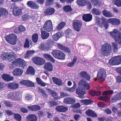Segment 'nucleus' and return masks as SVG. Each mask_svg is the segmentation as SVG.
<instances>
[{"label": "nucleus", "instance_id": "6", "mask_svg": "<svg viewBox=\"0 0 121 121\" xmlns=\"http://www.w3.org/2000/svg\"><path fill=\"white\" fill-rule=\"evenodd\" d=\"M106 76L105 70L104 69H100L98 71L97 78L95 79V81L98 79L100 82L104 81Z\"/></svg>", "mask_w": 121, "mask_h": 121}, {"label": "nucleus", "instance_id": "57", "mask_svg": "<svg viewBox=\"0 0 121 121\" xmlns=\"http://www.w3.org/2000/svg\"><path fill=\"white\" fill-rule=\"evenodd\" d=\"M74 119L76 121H78L79 120L81 116L78 114H75L73 115Z\"/></svg>", "mask_w": 121, "mask_h": 121}, {"label": "nucleus", "instance_id": "34", "mask_svg": "<svg viewBox=\"0 0 121 121\" xmlns=\"http://www.w3.org/2000/svg\"><path fill=\"white\" fill-rule=\"evenodd\" d=\"M35 52V51L33 50H29L27 51L25 58H27L33 55Z\"/></svg>", "mask_w": 121, "mask_h": 121}, {"label": "nucleus", "instance_id": "51", "mask_svg": "<svg viewBox=\"0 0 121 121\" xmlns=\"http://www.w3.org/2000/svg\"><path fill=\"white\" fill-rule=\"evenodd\" d=\"M118 99L117 96L116 95L115 96L111 98L110 101L112 103L115 102L117 100H119Z\"/></svg>", "mask_w": 121, "mask_h": 121}, {"label": "nucleus", "instance_id": "44", "mask_svg": "<svg viewBox=\"0 0 121 121\" xmlns=\"http://www.w3.org/2000/svg\"><path fill=\"white\" fill-rule=\"evenodd\" d=\"M27 108L29 110L32 111H35L38 109V106L37 105H34L31 106H28Z\"/></svg>", "mask_w": 121, "mask_h": 121}, {"label": "nucleus", "instance_id": "5", "mask_svg": "<svg viewBox=\"0 0 121 121\" xmlns=\"http://www.w3.org/2000/svg\"><path fill=\"white\" fill-rule=\"evenodd\" d=\"M101 54L105 56L111 53L112 51L110 45L108 44H105L103 45L101 49Z\"/></svg>", "mask_w": 121, "mask_h": 121}, {"label": "nucleus", "instance_id": "53", "mask_svg": "<svg viewBox=\"0 0 121 121\" xmlns=\"http://www.w3.org/2000/svg\"><path fill=\"white\" fill-rule=\"evenodd\" d=\"M74 84L73 86L70 88V92H73L75 90V88L76 87V84L74 81L73 82Z\"/></svg>", "mask_w": 121, "mask_h": 121}, {"label": "nucleus", "instance_id": "42", "mask_svg": "<svg viewBox=\"0 0 121 121\" xmlns=\"http://www.w3.org/2000/svg\"><path fill=\"white\" fill-rule=\"evenodd\" d=\"M91 2L93 5L95 6L100 7L98 0H91Z\"/></svg>", "mask_w": 121, "mask_h": 121}, {"label": "nucleus", "instance_id": "64", "mask_svg": "<svg viewBox=\"0 0 121 121\" xmlns=\"http://www.w3.org/2000/svg\"><path fill=\"white\" fill-rule=\"evenodd\" d=\"M118 65L120 64L121 63V56H116Z\"/></svg>", "mask_w": 121, "mask_h": 121}, {"label": "nucleus", "instance_id": "37", "mask_svg": "<svg viewBox=\"0 0 121 121\" xmlns=\"http://www.w3.org/2000/svg\"><path fill=\"white\" fill-rule=\"evenodd\" d=\"M62 36L61 33L60 32L57 33L53 35L52 37L53 39L55 41L57 40L60 38Z\"/></svg>", "mask_w": 121, "mask_h": 121}, {"label": "nucleus", "instance_id": "32", "mask_svg": "<svg viewBox=\"0 0 121 121\" xmlns=\"http://www.w3.org/2000/svg\"><path fill=\"white\" fill-rule=\"evenodd\" d=\"M58 48L63 51L65 52L68 53H69L70 52L69 49L64 46L60 45L58 46Z\"/></svg>", "mask_w": 121, "mask_h": 121}, {"label": "nucleus", "instance_id": "25", "mask_svg": "<svg viewBox=\"0 0 121 121\" xmlns=\"http://www.w3.org/2000/svg\"><path fill=\"white\" fill-rule=\"evenodd\" d=\"M41 36L43 39H46L49 37V34L45 31H43L41 32Z\"/></svg>", "mask_w": 121, "mask_h": 121}, {"label": "nucleus", "instance_id": "55", "mask_svg": "<svg viewBox=\"0 0 121 121\" xmlns=\"http://www.w3.org/2000/svg\"><path fill=\"white\" fill-rule=\"evenodd\" d=\"M45 42H43L41 43L40 44L39 46V48L41 50L45 51Z\"/></svg>", "mask_w": 121, "mask_h": 121}, {"label": "nucleus", "instance_id": "21", "mask_svg": "<svg viewBox=\"0 0 121 121\" xmlns=\"http://www.w3.org/2000/svg\"><path fill=\"white\" fill-rule=\"evenodd\" d=\"M56 109L58 112H63L67 111L68 110V108L64 106H61L57 107L56 108Z\"/></svg>", "mask_w": 121, "mask_h": 121}, {"label": "nucleus", "instance_id": "12", "mask_svg": "<svg viewBox=\"0 0 121 121\" xmlns=\"http://www.w3.org/2000/svg\"><path fill=\"white\" fill-rule=\"evenodd\" d=\"M107 22L114 25H118L120 24V20L116 18H110L108 19Z\"/></svg>", "mask_w": 121, "mask_h": 121}, {"label": "nucleus", "instance_id": "59", "mask_svg": "<svg viewBox=\"0 0 121 121\" xmlns=\"http://www.w3.org/2000/svg\"><path fill=\"white\" fill-rule=\"evenodd\" d=\"M29 46V42L28 39H26L24 45L25 48H28Z\"/></svg>", "mask_w": 121, "mask_h": 121}, {"label": "nucleus", "instance_id": "47", "mask_svg": "<svg viewBox=\"0 0 121 121\" xmlns=\"http://www.w3.org/2000/svg\"><path fill=\"white\" fill-rule=\"evenodd\" d=\"M45 60L43 58L38 57V65H43L45 63Z\"/></svg>", "mask_w": 121, "mask_h": 121}, {"label": "nucleus", "instance_id": "61", "mask_svg": "<svg viewBox=\"0 0 121 121\" xmlns=\"http://www.w3.org/2000/svg\"><path fill=\"white\" fill-rule=\"evenodd\" d=\"M38 84L42 86H44L46 85V83L40 80L38 78Z\"/></svg>", "mask_w": 121, "mask_h": 121}, {"label": "nucleus", "instance_id": "18", "mask_svg": "<svg viewBox=\"0 0 121 121\" xmlns=\"http://www.w3.org/2000/svg\"><path fill=\"white\" fill-rule=\"evenodd\" d=\"M20 83L24 85L28 86H34V84L31 81L26 80H22L20 82Z\"/></svg>", "mask_w": 121, "mask_h": 121}, {"label": "nucleus", "instance_id": "58", "mask_svg": "<svg viewBox=\"0 0 121 121\" xmlns=\"http://www.w3.org/2000/svg\"><path fill=\"white\" fill-rule=\"evenodd\" d=\"M4 104L6 106L9 107H12L13 104H12L11 103L9 102L8 101H6L5 102Z\"/></svg>", "mask_w": 121, "mask_h": 121}, {"label": "nucleus", "instance_id": "54", "mask_svg": "<svg viewBox=\"0 0 121 121\" xmlns=\"http://www.w3.org/2000/svg\"><path fill=\"white\" fill-rule=\"evenodd\" d=\"M33 62L36 65H38V57L35 56L33 57L32 59Z\"/></svg>", "mask_w": 121, "mask_h": 121}, {"label": "nucleus", "instance_id": "31", "mask_svg": "<svg viewBox=\"0 0 121 121\" xmlns=\"http://www.w3.org/2000/svg\"><path fill=\"white\" fill-rule=\"evenodd\" d=\"M58 48L63 51L65 52L68 53H69L70 52L69 49L64 46L60 45L58 46Z\"/></svg>", "mask_w": 121, "mask_h": 121}, {"label": "nucleus", "instance_id": "15", "mask_svg": "<svg viewBox=\"0 0 121 121\" xmlns=\"http://www.w3.org/2000/svg\"><path fill=\"white\" fill-rule=\"evenodd\" d=\"M2 77L4 80L7 82L12 81L13 79V77L6 74H3L2 76Z\"/></svg>", "mask_w": 121, "mask_h": 121}, {"label": "nucleus", "instance_id": "4", "mask_svg": "<svg viewBox=\"0 0 121 121\" xmlns=\"http://www.w3.org/2000/svg\"><path fill=\"white\" fill-rule=\"evenodd\" d=\"M5 97L6 99H10L12 100H20L22 98L21 94L19 92H17L16 93H11L8 94V95Z\"/></svg>", "mask_w": 121, "mask_h": 121}, {"label": "nucleus", "instance_id": "56", "mask_svg": "<svg viewBox=\"0 0 121 121\" xmlns=\"http://www.w3.org/2000/svg\"><path fill=\"white\" fill-rule=\"evenodd\" d=\"M53 3V0H47L46 1V5L50 6L52 5Z\"/></svg>", "mask_w": 121, "mask_h": 121}, {"label": "nucleus", "instance_id": "2", "mask_svg": "<svg viewBox=\"0 0 121 121\" xmlns=\"http://www.w3.org/2000/svg\"><path fill=\"white\" fill-rule=\"evenodd\" d=\"M110 34L117 43L121 44V33L118 30L115 29L113 32H110Z\"/></svg>", "mask_w": 121, "mask_h": 121}, {"label": "nucleus", "instance_id": "39", "mask_svg": "<svg viewBox=\"0 0 121 121\" xmlns=\"http://www.w3.org/2000/svg\"><path fill=\"white\" fill-rule=\"evenodd\" d=\"M65 23L63 22H60L56 27V30H60L63 28L65 25Z\"/></svg>", "mask_w": 121, "mask_h": 121}, {"label": "nucleus", "instance_id": "60", "mask_svg": "<svg viewBox=\"0 0 121 121\" xmlns=\"http://www.w3.org/2000/svg\"><path fill=\"white\" fill-rule=\"evenodd\" d=\"M5 111L7 114L9 116H11L13 114V112L9 110H6Z\"/></svg>", "mask_w": 121, "mask_h": 121}, {"label": "nucleus", "instance_id": "62", "mask_svg": "<svg viewBox=\"0 0 121 121\" xmlns=\"http://www.w3.org/2000/svg\"><path fill=\"white\" fill-rule=\"evenodd\" d=\"M45 50H48L50 49L51 48L49 44L45 43Z\"/></svg>", "mask_w": 121, "mask_h": 121}, {"label": "nucleus", "instance_id": "14", "mask_svg": "<svg viewBox=\"0 0 121 121\" xmlns=\"http://www.w3.org/2000/svg\"><path fill=\"white\" fill-rule=\"evenodd\" d=\"M16 54L13 52H8V60L11 61L15 60L16 58Z\"/></svg>", "mask_w": 121, "mask_h": 121}, {"label": "nucleus", "instance_id": "33", "mask_svg": "<svg viewBox=\"0 0 121 121\" xmlns=\"http://www.w3.org/2000/svg\"><path fill=\"white\" fill-rule=\"evenodd\" d=\"M53 82L58 85H60L61 84V81L59 79L55 77L52 78Z\"/></svg>", "mask_w": 121, "mask_h": 121}, {"label": "nucleus", "instance_id": "49", "mask_svg": "<svg viewBox=\"0 0 121 121\" xmlns=\"http://www.w3.org/2000/svg\"><path fill=\"white\" fill-rule=\"evenodd\" d=\"M113 3L118 7H121V0H114Z\"/></svg>", "mask_w": 121, "mask_h": 121}, {"label": "nucleus", "instance_id": "19", "mask_svg": "<svg viewBox=\"0 0 121 121\" xmlns=\"http://www.w3.org/2000/svg\"><path fill=\"white\" fill-rule=\"evenodd\" d=\"M27 5L28 7L33 9H35L37 8V4L33 1H28L27 2Z\"/></svg>", "mask_w": 121, "mask_h": 121}, {"label": "nucleus", "instance_id": "50", "mask_svg": "<svg viewBox=\"0 0 121 121\" xmlns=\"http://www.w3.org/2000/svg\"><path fill=\"white\" fill-rule=\"evenodd\" d=\"M113 93V91L112 90L107 91L103 92V95H108Z\"/></svg>", "mask_w": 121, "mask_h": 121}, {"label": "nucleus", "instance_id": "36", "mask_svg": "<svg viewBox=\"0 0 121 121\" xmlns=\"http://www.w3.org/2000/svg\"><path fill=\"white\" fill-rule=\"evenodd\" d=\"M63 9L65 12L67 13L72 11V9L70 6L67 5L63 7Z\"/></svg>", "mask_w": 121, "mask_h": 121}, {"label": "nucleus", "instance_id": "29", "mask_svg": "<svg viewBox=\"0 0 121 121\" xmlns=\"http://www.w3.org/2000/svg\"><path fill=\"white\" fill-rule=\"evenodd\" d=\"M44 56L45 58L49 60L52 62L54 63L55 62V60L51 55L47 54H44Z\"/></svg>", "mask_w": 121, "mask_h": 121}, {"label": "nucleus", "instance_id": "26", "mask_svg": "<svg viewBox=\"0 0 121 121\" xmlns=\"http://www.w3.org/2000/svg\"><path fill=\"white\" fill-rule=\"evenodd\" d=\"M8 12L7 10L1 8L0 9V17L2 15L6 16L8 15Z\"/></svg>", "mask_w": 121, "mask_h": 121}, {"label": "nucleus", "instance_id": "45", "mask_svg": "<svg viewBox=\"0 0 121 121\" xmlns=\"http://www.w3.org/2000/svg\"><path fill=\"white\" fill-rule=\"evenodd\" d=\"M32 40L35 43L37 42L38 40V35L37 34H33L32 37Z\"/></svg>", "mask_w": 121, "mask_h": 121}, {"label": "nucleus", "instance_id": "63", "mask_svg": "<svg viewBox=\"0 0 121 121\" xmlns=\"http://www.w3.org/2000/svg\"><path fill=\"white\" fill-rule=\"evenodd\" d=\"M20 32H23L25 30V28L22 25H21L19 26L18 28Z\"/></svg>", "mask_w": 121, "mask_h": 121}, {"label": "nucleus", "instance_id": "3", "mask_svg": "<svg viewBox=\"0 0 121 121\" xmlns=\"http://www.w3.org/2000/svg\"><path fill=\"white\" fill-rule=\"evenodd\" d=\"M12 66L11 65H9V67L12 68L13 66H18L22 69H24L26 66L27 64L21 58L18 59L14 62L12 63Z\"/></svg>", "mask_w": 121, "mask_h": 121}, {"label": "nucleus", "instance_id": "24", "mask_svg": "<svg viewBox=\"0 0 121 121\" xmlns=\"http://www.w3.org/2000/svg\"><path fill=\"white\" fill-rule=\"evenodd\" d=\"M86 114L87 115L93 117H97V115L95 112L91 110H89L86 111Z\"/></svg>", "mask_w": 121, "mask_h": 121}, {"label": "nucleus", "instance_id": "48", "mask_svg": "<svg viewBox=\"0 0 121 121\" xmlns=\"http://www.w3.org/2000/svg\"><path fill=\"white\" fill-rule=\"evenodd\" d=\"M14 118L17 121H21V116L17 113H15L14 114Z\"/></svg>", "mask_w": 121, "mask_h": 121}, {"label": "nucleus", "instance_id": "16", "mask_svg": "<svg viewBox=\"0 0 121 121\" xmlns=\"http://www.w3.org/2000/svg\"><path fill=\"white\" fill-rule=\"evenodd\" d=\"M76 101L75 99L72 98H65L63 102L65 104H71L74 103Z\"/></svg>", "mask_w": 121, "mask_h": 121}, {"label": "nucleus", "instance_id": "23", "mask_svg": "<svg viewBox=\"0 0 121 121\" xmlns=\"http://www.w3.org/2000/svg\"><path fill=\"white\" fill-rule=\"evenodd\" d=\"M37 117L35 114H31L27 117L28 121H36Z\"/></svg>", "mask_w": 121, "mask_h": 121}, {"label": "nucleus", "instance_id": "13", "mask_svg": "<svg viewBox=\"0 0 121 121\" xmlns=\"http://www.w3.org/2000/svg\"><path fill=\"white\" fill-rule=\"evenodd\" d=\"M23 72V70L21 69L17 68L13 70L12 73L14 76H17L21 75Z\"/></svg>", "mask_w": 121, "mask_h": 121}, {"label": "nucleus", "instance_id": "20", "mask_svg": "<svg viewBox=\"0 0 121 121\" xmlns=\"http://www.w3.org/2000/svg\"><path fill=\"white\" fill-rule=\"evenodd\" d=\"M44 68L47 70L49 71H51L53 69L52 65L51 63H47L44 65Z\"/></svg>", "mask_w": 121, "mask_h": 121}, {"label": "nucleus", "instance_id": "30", "mask_svg": "<svg viewBox=\"0 0 121 121\" xmlns=\"http://www.w3.org/2000/svg\"><path fill=\"white\" fill-rule=\"evenodd\" d=\"M102 13L103 15L105 17H111L113 16L112 14L110 12L106 10L103 11Z\"/></svg>", "mask_w": 121, "mask_h": 121}, {"label": "nucleus", "instance_id": "11", "mask_svg": "<svg viewBox=\"0 0 121 121\" xmlns=\"http://www.w3.org/2000/svg\"><path fill=\"white\" fill-rule=\"evenodd\" d=\"M82 25V22L79 20L74 21L73 22V27L74 29L77 31H80Z\"/></svg>", "mask_w": 121, "mask_h": 121}, {"label": "nucleus", "instance_id": "52", "mask_svg": "<svg viewBox=\"0 0 121 121\" xmlns=\"http://www.w3.org/2000/svg\"><path fill=\"white\" fill-rule=\"evenodd\" d=\"M112 47L113 48V51L114 52H116L117 51V44L115 42L112 43Z\"/></svg>", "mask_w": 121, "mask_h": 121}, {"label": "nucleus", "instance_id": "22", "mask_svg": "<svg viewBox=\"0 0 121 121\" xmlns=\"http://www.w3.org/2000/svg\"><path fill=\"white\" fill-rule=\"evenodd\" d=\"M55 11V10L54 8H49L46 9L44 12L47 15H50L53 13Z\"/></svg>", "mask_w": 121, "mask_h": 121}, {"label": "nucleus", "instance_id": "38", "mask_svg": "<svg viewBox=\"0 0 121 121\" xmlns=\"http://www.w3.org/2000/svg\"><path fill=\"white\" fill-rule=\"evenodd\" d=\"M86 0H78L77 1L78 4L81 6L85 5L86 4Z\"/></svg>", "mask_w": 121, "mask_h": 121}, {"label": "nucleus", "instance_id": "28", "mask_svg": "<svg viewBox=\"0 0 121 121\" xmlns=\"http://www.w3.org/2000/svg\"><path fill=\"white\" fill-rule=\"evenodd\" d=\"M26 73L27 74H30L34 75L35 74V71L34 68L32 66H29L27 70Z\"/></svg>", "mask_w": 121, "mask_h": 121}, {"label": "nucleus", "instance_id": "1", "mask_svg": "<svg viewBox=\"0 0 121 121\" xmlns=\"http://www.w3.org/2000/svg\"><path fill=\"white\" fill-rule=\"evenodd\" d=\"M79 87L76 88V92L79 95V97L81 98H84L83 96L85 93V90H88L89 88V84L83 80H82L78 83Z\"/></svg>", "mask_w": 121, "mask_h": 121}, {"label": "nucleus", "instance_id": "9", "mask_svg": "<svg viewBox=\"0 0 121 121\" xmlns=\"http://www.w3.org/2000/svg\"><path fill=\"white\" fill-rule=\"evenodd\" d=\"M11 8L13 9V14L14 16H18L22 14V8L18 7L14 4L12 5Z\"/></svg>", "mask_w": 121, "mask_h": 121}, {"label": "nucleus", "instance_id": "7", "mask_svg": "<svg viewBox=\"0 0 121 121\" xmlns=\"http://www.w3.org/2000/svg\"><path fill=\"white\" fill-rule=\"evenodd\" d=\"M52 54L56 58L62 59L65 58V55L62 51L58 50H54L51 52Z\"/></svg>", "mask_w": 121, "mask_h": 121}, {"label": "nucleus", "instance_id": "27", "mask_svg": "<svg viewBox=\"0 0 121 121\" xmlns=\"http://www.w3.org/2000/svg\"><path fill=\"white\" fill-rule=\"evenodd\" d=\"M109 63L111 65H118L116 56L112 57L109 61Z\"/></svg>", "mask_w": 121, "mask_h": 121}, {"label": "nucleus", "instance_id": "35", "mask_svg": "<svg viewBox=\"0 0 121 121\" xmlns=\"http://www.w3.org/2000/svg\"><path fill=\"white\" fill-rule=\"evenodd\" d=\"M9 86L12 89H15L17 88L19 86V85L16 83H11L8 84Z\"/></svg>", "mask_w": 121, "mask_h": 121}, {"label": "nucleus", "instance_id": "17", "mask_svg": "<svg viewBox=\"0 0 121 121\" xmlns=\"http://www.w3.org/2000/svg\"><path fill=\"white\" fill-rule=\"evenodd\" d=\"M82 19L86 22L90 21L92 19V15L90 14H86L82 16Z\"/></svg>", "mask_w": 121, "mask_h": 121}, {"label": "nucleus", "instance_id": "43", "mask_svg": "<svg viewBox=\"0 0 121 121\" xmlns=\"http://www.w3.org/2000/svg\"><path fill=\"white\" fill-rule=\"evenodd\" d=\"M90 95L92 96L98 95L100 94V92L99 91H91L89 92Z\"/></svg>", "mask_w": 121, "mask_h": 121}, {"label": "nucleus", "instance_id": "8", "mask_svg": "<svg viewBox=\"0 0 121 121\" xmlns=\"http://www.w3.org/2000/svg\"><path fill=\"white\" fill-rule=\"evenodd\" d=\"M5 39L6 41L12 45H15L17 40L16 36L13 34H11L6 36Z\"/></svg>", "mask_w": 121, "mask_h": 121}, {"label": "nucleus", "instance_id": "40", "mask_svg": "<svg viewBox=\"0 0 121 121\" xmlns=\"http://www.w3.org/2000/svg\"><path fill=\"white\" fill-rule=\"evenodd\" d=\"M81 102L83 103L84 104L87 105L93 103V101L90 99H82L80 101Z\"/></svg>", "mask_w": 121, "mask_h": 121}, {"label": "nucleus", "instance_id": "46", "mask_svg": "<svg viewBox=\"0 0 121 121\" xmlns=\"http://www.w3.org/2000/svg\"><path fill=\"white\" fill-rule=\"evenodd\" d=\"M8 52L3 53L1 55V59L3 60H8Z\"/></svg>", "mask_w": 121, "mask_h": 121}, {"label": "nucleus", "instance_id": "41", "mask_svg": "<svg viewBox=\"0 0 121 121\" xmlns=\"http://www.w3.org/2000/svg\"><path fill=\"white\" fill-rule=\"evenodd\" d=\"M91 12L92 13L96 15H100L101 13V12L99 10L96 9H92Z\"/></svg>", "mask_w": 121, "mask_h": 121}, {"label": "nucleus", "instance_id": "10", "mask_svg": "<svg viewBox=\"0 0 121 121\" xmlns=\"http://www.w3.org/2000/svg\"><path fill=\"white\" fill-rule=\"evenodd\" d=\"M53 26L52 22L49 20L47 21L45 23L43 26L44 30L47 32H49L53 30Z\"/></svg>", "mask_w": 121, "mask_h": 121}]
</instances>
